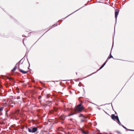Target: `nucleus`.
I'll return each mask as SVG.
<instances>
[{
	"label": "nucleus",
	"instance_id": "obj_1",
	"mask_svg": "<svg viewBox=\"0 0 134 134\" xmlns=\"http://www.w3.org/2000/svg\"><path fill=\"white\" fill-rule=\"evenodd\" d=\"M81 103L79 104H78L75 107V111L76 113H80L84 109V107L82 105V104L83 102L82 101H80Z\"/></svg>",
	"mask_w": 134,
	"mask_h": 134
},
{
	"label": "nucleus",
	"instance_id": "obj_2",
	"mask_svg": "<svg viewBox=\"0 0 134 134\" xmlns=\"http://www.w3.org/2000/svg\"><path fill=\"white\" fill-rule=\"evenodd\" d=\"M38 128V127H34L32 129L28 128V131L30 132L34 133L37 131Z\"/></svg>",
	"mask_w": 134,
	"mask_h": 134
},
{
	"label": "nucleus",
	"instance_id": "obj_3",
	"mask_svg": "<svg viewBox=\"0 0 134 134\" xmlns=\"http://www.w3.org/2000/svg\"><path fill=\"white\" fill-rule=\"evenodd\" d=\"M22 60V59H21V60H20L18 62V63H19V64L18 65V69H19V71L20 72H21L22 73H23V74H25L27 72L26 71H24L23 70L20 69V67H19V65H20V63L21 62Z\"/></svg>",
	"mask_w": 134,
	"mask_h": 134
},
{
	"label": "nucleus",
	"instance_id": "obj_4",
	"mask_svg": "<svg viewBox=\"0 0 134 134\" xmlns=\"http://www.w3.org/2000/svg\"><path fill=\"white\" fill-rule=\"evenodd\" d=\"M13 100L11 99L10 98H9V107H12L13 105L15 104V103H13Z\"/></svg>",
	"mask_w": 134,
	"mask_h": 134
},
{
	"label": "nucleus",
	"instance_id": "obj_5",
	"mask_svg": "<svg viewBox=\"0 0 134 134\" xmlns=\"http://www.w3.org/2000/svg\"><path fill=\"white\" fill-rule=\"evenodd\" d=\"M111 118L114 120H115V119L117 120L119 119L118 116H115L114 114H112L111 115Z\"/></svg>",
	"mask_w": 134,
	"mask_h": 134
},
{
	"label": "nucleus",
	"instance_id": "obj_6",
	"mask_svg": "<svg viewBox=\"0 0 134 134\" xmlns=\"http://www.w3.org/2000/svg\"><path fill=\"white\" fill-rule=\"evenodd\" d=\"M119 12V10L116 9L115 11V18L116 21L117 16L118 15Z\"/></svg>",
	"mask_w": 134,
	"mask_h": 134
},
{
	"label": "nucleus",
	"instance_id": "obj_7",
	"mask_svg": "<svg viewBox=\"0 0 134 134\" xmlns=\"http://www.w3.org/2000/svg\"><path fill=\"white\" fill-rule=\"evenodd\" d=\"M107 62V61H106L100 67L99 69L97 70L96 72H94L91 74V75L92 74H94V73H96L99 70H100L101 69H102L104 66L105 65L106 63Z\"/></svg>",
	"mask_w": 134,
	"mask_h": 134
},
{
	"label": "nucleus",
	"instance_id": "obj_8",
	"mask_svg": "<svg viewBox=\"0 0 134 134\" xmlns=\"http://www.w3.org/2000/svg\"><path fill=\"white\" fill-rule=\"evenodd\" d=\"M18 63H17L16 64V65L15 66L14 68L11 70L12 72H13V71H15L16 70V69L17 68V67L16 65L18 64Z\"/></svg>",
	"mask_w": 134,
	"mask_h": 134
},
{
	"label": "nucleus",
	"instance_id": "obj_9",
	"mask_svg": "<svg viewBox=\"0 0 134 134\" xmlns=\"http://www.w3.org/2000/svg\"><path fill=\"white\" fill-rule=\"evenodd\" d=\"M12 115H13V116H11V115H10V114L9 115V117H10V118L11 119L15 117V114L14 113H12Z\"/></svg>",
	"mask_w": 134,
	"mask_h": 134
},
{
	"label": "nucleus",
	"instance_id": "obj_10",
	"mask_svg": "<svg viewBox=\"0 0 134 134\" xmlns=\"http://www.w3.org/2000/svg\"><path fill=\"white\" fill-rule=\"evenodd\" d=\"M111 51L110 52V54L108 56V59H110L112 58H113V56L111 55Z\"/></svg>",
	"mask_w": 134,
	"mask_h": 134
},
{
	"label": "nucleus",
	"instance_id": "obj_11",
	"mask_svg": "<svg viewBox=\"0 0 134 134\" xmlns=\"http://www.w3.org/2000/svg\"><path fill=\"white\" fill-rule=\"evenodd\" d=\"M84 7V6H83L81 7L79 9H78L76 10V11H75L74 12L72 13H71V14H70V15H68V16H67L66 18H65V19L66 18H67L68 16H69L70 15H71V14H72L73 13H74L75 12H76L77 11V10H79V9H80L81 8H82V7Z\"/></svg>",
	"mask_w": 134,
	"mask_h": 134
},
{
	"label": "nucleus",
	"instance_id": "obj_12",
	"mask_svg": "<svg viewBox=\"0 0 134 134\" xmlns=\"http://www.w3.org/2000/svg\"><path fill=\"white\" fill-rule=\"evenodd\" d=\"M79 117H80L81 116L83 117L84 118H87V117H86L84 116L82 114H81L79 116Z\"/></svg>",
	"mask_w": 134,
	"mask_h": 134
},
{
	"label": "nucleus",
	"instance_id": "obj_13",
	"mask_svg": "<svg viewBox=\"0 0 134 134\" xmlns=\"http://www.w3.org/2000/svg\"><path fill=\"white\" fill-rule=\"evenodd\" d=\"M117 123L120 125L121 126L122 124L121 122H120L119 119L118 120H117Z\"/></svg>",
	"mask_w": 134,
	"mask_h": 134
},
{
	"label": "nucleus",
	"instance_id": "obj_14",
	"mask_svg": "<svg viewBox=\"0 0 134 134\" xmlns=\"http://www.w3.org/2000/svg\"><path fill=\"white\" fill-rule=\"evenodd\" d=\"M3 105L4 106H7L8 107V103L5 102L4 103Z\"/></svg>",
	"mask_w": 134,
	"mask_h": 134
},
{
	"label": "nucleus",
	"instance_id": "obj_15",
	"mask_svg": "<svg viewBox=\"0 0 134 134\" xmlns=\"http://www.w3.org/2000/svg\"><path fill=\"white\" fill-rule=\"evenodd\" d=\"M81 131L84 134H86V132L85 131H84V130H81Z\"/></svg>",
	"mask_w": 134,
	"mask_h": 134
},
{
	"label": "nucleus",
	"instance_id": "obj_16",
	"mask_svg": "<svg viewBox=\"0 0 134 134\" xmlns=\"http://www.w3.org/2000/svg\"><path fill=\"white\" fill-rule=\"evenodd\" d=\"M52 102V101H51L47 100L46 101V102L47 104H49L51 103Z\"/></svg>",
	"mask_w": 134,
	"mask_h": 134
},
{
	"label": "nucleus",
	"instance_id": "obj_17",
	"mask_svg": "<svg viewBox=\"0 0 134 134\" xmlns=\"http://www.w3.org/2000/svg\"><path fill=\"white\" fill-rule=\"evenodd\" d=\"M54 110L55 111H58V109L56 108H54Z\"/></svg>",
	"mask_w": 134,
	"mask_h": 134
},
{
	"label": "nucleus",
	"instance_id": "obj_18",
	"mask_svg": "<svg viewBox=\"0 0 134 134\" xmlns=\"http://www.w3.org/2000/svg\"><path fill=\"white\" fill-rule=\"evenodd\" d=\"M9 80H12V81L14 80V79L13 78H12L10 77H9Z\"/></svg>",
	"mask_w": 134,
	"mask_h": 134
},
{
	"label": "nucleus",
	"instance_id": "obj_19",
	"mask_svg": "<svg viewBox=\"0 0 134 134\" xmlns=\"http://www.w3.org/2000/svg\"><path fill=\"white\" fill-rule=\"evenodd\" d=\"M3 108H0V112H1L3 110Z\"/></svg>",
	"mask_w": 134,
	"mask_h": 134
},
{
	"label": "nucleus",
	"instance_id": "obj_20",
	"mask_svg": "<svg viewBox=\"0 0 134 134\" xmlns=\"http://www.w3.org/2000/svg\"><path fill=\"white\" fill-rule=\"evenodd\" d=\"M8 110H6V115L8 117Z\"/></svg>",
	"mask_w": 134,
	"mask_h": 134
},
{
	"label": "nucleus",
	"instance_id": "obj_21",
	"mask_svg": "<svg viewBox=\"0 0 134 134\" xmlns=\"http://www.w3.org/2000/svg\"><path fill=\"white\" fill-rule=\"evenodd\" d=\"M121 126H122L125 129L127 130V129L126 127H125V126H124V125H122Z\"/></svg>",
	"mask_w": 134,
	"mask_h": 134
},
{
	"label": "nucleus",
	"instance_id": "obj_22",
	"mask_svg": "<svg viewBox=\"0 0 134 134\" xmlns=\"http://www.w3.org/2000/svg\"><path fill=\"white\" fill-rule=\"evenodd\" d=\"M58 25V23H57L56 24V26H57ZM55 26V24H54V25H53L52 26H53L54 27Z\"/></svg>",
	"mask_w": 134,
	"mask_h": 134
},
{
	"label": "nucleus",
	"instance_id": "obj_23",
	"mask_svg": "<svg viewBox=\"0 0 134 134\" xmlns=\"http://www.w3.org/2000/svg\"><path fill=\"white\" fill-rule=\"evenodd\" d=\"M46 97L48 99L49 98H50V97L48 96V94H47V95Z\"/></svg>",
	"mask_w": 134,
	"mask_h": 134
},
{
	"label": "nucleus",
	"instance_id": "obj_24",
	"mask_svg": "<svg viewBox=\"0 0 134 134\" xmlns=\"http://www.w3.org/2000/svg\"><path fill=\"white\" fill-rule=\"evenodd\" d=\"M41 97H42L41 96V95H40L39 96V97H38V99H41Z\"/></svg>",
	"mask_w": 134,
	"mask_h": 134
},
{
	"label": "nucleus",
	"instance_id": "obj_25",
	"mask_svg": "<svg viewBox=\"0 0 134 134\" xmlns=\"http://www.w3.org/2000/svg\"><path fill=\"white\" fill-rule=\"evenodd\" d=\"M76 114V113H75V114H69V116H71V115H74V114Z\"/></svg>",
	"mask_w": 134,
	"mask_h": 134
},
{
	"label": "nucleus",
	"instance_id": "obj_26",
	"mask_svg": "<svg viewBox=\"0 0 134 134\" xmlns=\"http://www.w3.org/2000/svg\"><path fill=\"white\" fill-rule=\"evenodd\" d=\"M117 132L119 134H121V133L119 131H117Z\"/></svg>",
	"mask_w": 134,
	"mask_h": 134
},
{
	"label": "nucleus",
	"instance_id": "obj_27",
	"mask_svg": "<svg viewBox=\"0 0 134 134\" xmlns=\"http://www.w3.org/2000/svg\"><path fill=\"white\" fill-rule=\"evenodd\" d=\"M86 134H88V133H89V132L88 131H87L86 132Z\"/></svg>",
	"mask_w": 134,
	"mask_h": 134
},
{
	"label": "nucleus",
	"instance_id": "obj_28",
	"mask_svg": "<svg viewBox=\"0 0 134 134\" xmlns=\"http://www.w3.org/2000/svg\"><path fill=\"white\" fill-rule=\"evenodd\" d=\"M81 120L82 122H83L84 121V120L83 119H81Z\"/></svg>",
	"mask_w": 134,
	"mask_h": 134
},
{
	"label": "nucleus",
	"instance_id": "obj_29",
	"mask_svg": "<svg viewBox=\"0 0 134 134\" xmlns=\"http://www.w3.org/2000/svg\"><path fill=\"white\" fill-rule=\"evenodd\" d=\"M28 54V53H26V54H25V56H26L27 57V54Z\"/></svg>",
	"mask_w": 134,
	"mask_h": 134
},
{
	"label": "nucleus",
	"instance_id": "obj_30",
	"mask_svg": "<svg viewBox=\"0 0 134 134\" xmlns=\"http://www.w3.org/2000/svg\"><path fill=\"white\" fill-rule=\"evenodd\" d=\"M27 61H28V63H29V66H30V63L28 61V60L27 59Z\"/></svg>",
	"mask_w": 134,
	"mask_h": 134
},
{
	"label": "nucleus",
	"instance_id": "obj_31",
	"mask_svg": "<svg viewBox=\"0 0 134 134\" xmlns=\"http://www.w3.org/2000/svg\"><path fill=\"white\" fill-rule=\"evenodd\" d=\"M60 122L61 124H63L64 123L63 122V121H62V122L60 121Z\"/></svg>",
	"mask_w": 134,
	"mask_h": 134
},
{
	"label": "nucleus",
	"instance_id": "obj_32",
	"mask_svg": "<svg viewBox=\"0 0 134 134\" xmlns=\"http://www.w3.org/2000/svg\"><path fill=\"white\" fill-rule=\"evenodd\" d=\"M127 130L129 131H131V129H127Z\"/></svg>",
	"mask_w": 134,
	"mask_h": 134
},
{
	"label": "nucleus",
	"instance_id": "obj_33",
	"mask_svg": "<svg viewBox=\"0 0 134 134\" xmlns=\"http://www.w3.org/2000/svg\"><path fill=\"white\" fill-rule=\"evenodd\" d=\"M113 43H114V39H113Z\"/></svg>",
	"mask_w": 134,
	"mask_h": 134
},
{
	"label": "nucleus",
	"instance_id": "obj_34",
	"mask_svg": "<svg viewBox=\"0 0 134 134\" xmlns=\"http://www.w3.org/2000/svg\"><path fill=\"white\" fill-rule=\"evenodd\" d=\"M69 92H70V93L71 94V93H72V92H71V91H69Z\"/></svg>",
	"mask_w": 134,
	"mask_h": 134
},
{
	"label": "nucleus",
	"instance_id": "obj_35",
	"mask_svg": "<svg viewBox=\"0 0 134 134\" xmlns=\"http://www.w3.org/2000/svg\"><path fill=\"white\" fill-rule=\"evenodd\" d=\"M97 108L99 110H100V108L99 107H98Z\"/></svg>",
	"mask_w": 134,
	"mask_h": 134
},
{
	"label": "nucleus",
	"instance_id": "obj_36",
	"mask_svg": "<svg viewBox=\"0 0 134 134\" xmlns=\"http://www.w3.org/2000/svg\"><path fill=\"white\" fill-rule=\"evenodd\" d=\"M72 120V119H70V121H71Z\"/></svg>",
	"mask_w": 134,
	"mask_h": 134
},
{
	"label": "nucleus",
	"instance_id": "obj_37",
	"mask_svg": "<svg viewBox=\"0 0 134 134\" xmlns=\"http://www.w3.org/2000/svg\"><path fill=\"white\" fill-rule=\"evenodd\" d=\"M131 131H134V130H131Z\"/></svg>",
	"mask_w": 134,
	"mask_h": 134
},
{
	"label": "nucleus",
	"instance_id": "obj_38",
	"mask_svg": "<svg viewBox=\"0 0 134 134\" xmlns=\"http://www.w3.org/2000/svg\"><path fill=\"white\" fill-rule=\"evenodd\" d=\"M6 78H7V79H8V77H6Z\"/></svg>",
	"mask_w": 134,
	"mask_h": 134
},
{
	"label": "nucleus",
	"instance_id": "obj_39",
	"mask_svg": "<svg viewBox=\"0 0 134 134\" xmlns=\"http://www.w3.org/2000/svg\"><path fill=\"white\" fill-rule=\"evenodd\" d=\"M2 115V113H0V115Z\"/></svg>",
	"mask_w": 134,
	"mask_h": 134
},
{
	"label": "nucleus",
	"instance_id": "obj_40",
	"mask_svg": "<svg viewBox=\"0 0 134 134\" xmlns=\"http://www.w3.org/2000/svg\"><path fill=\"white\" fill-rule=\"evenodd\" d=\"M22 36H23V37H25V36H24V35H22Z\"/></svg>",
	"mask_w": 134,
	"mask_h": 134
},
{
	"label": "nucleus",
	"instance_id": "obj_41",
	"mask_svg": "<svg viewBox=\"0 0 134 134\" xmlns=\"http://www.w3.org/2000/svg\"><path fill=\"white\" fill-rule=\"evenodd\" d=\"M108 59H108V58H107V60H106V61H107H107H108Z\"/></svg>",
	"mask_w": 134,
	"mask_h": 134
},
{
	"label": "nucleus",
	"instance_id": "obj_42",
	"mask_svg": "<svg viewBox=\"0 0 134 134\" xmlns=\"http://www.w3.org/2000/svg\"><path fill=\"white\" fill-rule=\"evenodd\" d=\"M23 62H22L20 64H22V63H23Z\"/></svg>",
	"mask_w": 134,
	"mask_h": 134
},
{
	"label": "nucleus",
	"instance_id": "obj_43",
	"mask_svg": "<svg viewBox=\"0 0 134 134\" xmlns=\"http://www.w3.org/2000/svg\"><path fill=\"white\" fill-rule=\"evenodd\" d=\"M105 113H106V114H108L107 113V112H106L105 111Z\"/></svg>",
	"mask_w": 134,
	"mask_h": 134
},
{
	"label": "nucleus",
	"instance_id": "obj_44",
	"mask_svg": "<svg viewBox=\"0 0 134 134\" xmlns=\"http://www.w3.org/2000/svg\"><path fill=\"white\" fill-rule=\"evenodd\" d=\"M92 103V104H94V105H96V104H94V103Z\"/></svg>",
	"mask_w": 134,
	"mask_h": 134
},
{
	"label": "nucleus",
	"instance_id": "obj_45",
	"mask_svg": "<svg viewBox=\"0 0 134 134\" xmlns=\"http://www.w3.org/2000/svg\"><path fill=\"white\" fill-rule=\"evenodd\" d=\"M3 11H4L5 12L4 10V9H3Z\"/></svg>",
	"mask_w": 134,
	"mask_h": 134
},
{
	"label": "nucleus",
	"instance_id": "obj_46",
	"mask_svg": "<svg viewBox=\"0 0 134 134\" xmlns=\"http://www.w3.org/2000/svg\"><path fill=\"white\" fill-rule=\"evenodd\" d=\"M87 5V4H85V6L86 5Z\"/></svg>",
	"mask_w": 134,
	"mask_h": 134
},
{
	"label": "nucleus",
	"instance_id": "obj_47",
	"mask_svg": "<svg viewBox=\"0 0 134 134\" xmlns=\"http://www.w3.org/2000/svg\"><path fill=\"white\" fill-rule=\"evenodd\" d=\"M3 79H5V78H4V77H3Z\"/></svg>",
	"mask_w": 134,
	"mask_h": 134
},
{
	"label": "nucleus",
	"instance_id": "obj_48",
	"mask_svg": "<svg viewBox=\"0 0 134 134\" xmlns=\"http://www.w3.org/2000/svg\"><path fill=\"white\" fill-rule=\"evenodd\" d=\"M2 76H3V77H5L4 76H3V75H2Z\"/></svg>",
	"mask_w": 134,
	"mask_h": 134
},
{
	"label": "nucleus",
	"instance_id": "obj_49",
	"mask_svg": "<svg viewBox=\"0 0 134 134\" xmlns=\"http://www.w3.org/2000/svg\"><path fill=\"white\" fill-rule=\"evenodd\" d=\"M9 129H10V127H9Z\"/></svg>",
	"mask_w": 134,
	"mask_h": 134
},
{
	"label": "nucleus",
	"instance_id": "obj_50",
	"mask_svg": "<svg viewBox=\"0 0 134 134\" xmlns=\"http://www.w3.org/2000/svg\"><path fill=\"white\" fill-rule=\"evenodd\" d=\"M101 105V106H102L103 105Z\"/></svg>",
	"mask_w": 134,
	"mask_h": 134
},
{
	"label": "nucleus",
	"instance_id": "obj_51",
	"mask_svg": "<svg viewBox=\"0 0 134 134\" xmlns=\"http://www.w3.org/2000/svg\"><path fill=\"white\" fill-rule=\"evenodd\" d=\"M29 67H28V69H29Z\"/></svg>",
	"mask_w": 134,
	"mask_h": 134
},
{
	"label": "nucleus",
	"instance_id": "obj_52",
	"mask_svg": "<svg viewBox=\"0 0 134 134\" xmlns=\"http://www.w3.org/2000/svg\"><path fill=\"white\" fill-rule=\"evenodd\" d=\"M29 67H28V69H29Z\"/></svg>",
	"mask_w": 134,
	"mask_h": 134
},
{
	"label": "nucleus",
	"instance_id": "obj_53",
	"mask_svg": "<svg viewBox=\"0 0 134 134\" xmlns=\"http://www.w3.org/2000/svg\"><path fill=\"white\" fill-rule=\"evenodd\" d=\"M112 47H112L111 49V50H112Z\"/></svg>",
	"mask_w": 134,
	"mask_h": 134
},
{
	"label": "nucleus",
	"instance_id": "obj_54",
	"mask_svg": "<svg viewBox=\"0 0 134 134\" xmlns=\"http://www.w3.org/2000/svg\"><path fill=\"white\" fill-rule=\"evenodd\" d=\"M62 20H59V21H61Z\"/></svg>",
	"mask_w": 134,
	"mask_h": 134
},
{
	"label": "nucleus",
	"instance_id": "obj_55",
	"mask_svg": "<svg viewBox=\"0 0 134 134\" xmlns=\"http://www.w3.org/2000/svg\"><path fill=\"white\" fill-rule=\"evenodd\" d=\"M67 80H66L65 81H67ZM68 81H69V80H68Z\"/></svg>",
	"mask_w": 134,
	"mask_h": 134
},
{
	"label": "nucleus",
	"instance_id": "obj_56",
	"mask_svg": "<svg viewBox=\"0 0 134 134\" xmlns=\"http://www.w3.org/2000/svg\"><path fill=\"white\" fill-rule=\"evenodd\" d=\"M10 110V109H9V110Z\"/></svg>",
	"mask_w": 134,
	"mask_h": 134
},
{
	"label": "nucleus",
	"instance_id": "obj_57",
	"mask_svg": "<svg viewBox=\"0 0 134 134\" xmlns=\"http://www.w3.org/2000/svg\"><path fill=\"white\" fill-rule=\"evenodd\" d=\"M111 105L112 106V104H111Z\"/></svg>",
	"mask_w": 134,
	"mask_h": 134
}]
</instances>
